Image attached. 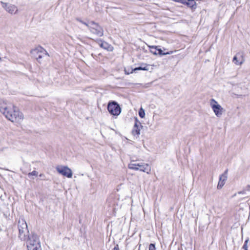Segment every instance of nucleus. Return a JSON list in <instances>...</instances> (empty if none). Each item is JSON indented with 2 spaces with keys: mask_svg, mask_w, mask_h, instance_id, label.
<instances>
[{
  "mask_svg": "<svg viewBox=\"0 0 250 250\" xmlns=\"http://www.w3.org/2000/svg\"><path fill=\"white\" fill-rule=\"evenodd\" d=\"M13 109H10L4 104L0 106V111L12 122H18L22 120L23 118L22 113L15 106H13Z\"/></svg>",
  "mask_w": 250,
  "mask_h": 250,
  "instance_id": "1",
  "label": "nucleus"
},
{
  "mask_svg": "<svg viewBox=\"0 0 250 250\" xmlns=\"http://www.w3.org/2000/svg\"><path fill=\"white\" fill-rule=\"evenodd\" d=\"M90 23L88 29L92 33L98 37L104 35V29L98 23L93 21H90Z\"/></svg>",
  "mask_w": 250,
  "mask_h": 250,
  "instance_id": "5",
  "label": "nucleus"
},
{
  "mask_svg": "<svg viewBox=\"0 0 250 250\" xmlns=\"http://www.w3.org/2000/svg\"><path fill=\"white\" fill-rule=\"evenodd\" d=\"M112 250H119V248L118 245H116Z\"/></svg>",
  "mask_w": 250,
  "mask_h": 250,
  "instance_id": "26",
  "label": "nucleus"
},
{
  "mask_svg": "<svg viewBox=\"0 0 250 250\" xmlns=\"http://www.w3.org/2000/svg\"><path fill=\"white\" fill-rule=\"evenodd\" d=\"M32 53L36 57L38 62L44 56L48 55L47 51L42 47L39 46L32 51Z\"/></svg>",
  "mask_w": 250,
  "mask_h": 250,
  "instance_id": "8",
  "label": "nucleus"
},
{
  "mask_svg": "<svg viewBox=\"0 0 250 250\" xmlns=\"http://www.w3.org/2000/svg\"><path fill=\"white\" fill-rule=\"evenodd\" d=\"M107 110L111 115L114 116L119 115L121 112V109L119 104L115 101H112L108 103Z\"/></svg>",
  "mask_w": 250,
  "mask_h": 250,
  "instance_id": "6",
  "label": "nucleus"
},
{
  "mask_svg": "<svg viewBox=\"0 0 250 250\" xmlns=\"http://www.w3.org/2000/svg\"><path fill=\"white\" fill-rule=\"evenodd\" d=\"M245 190L247 191H250V185H248L245 188Z\"/></svg>",
  "mask_w": 250,
  "mask_h": 250,
  "instance_id": "25",
  "label": "nucleus"
},
{
  "mask_svg": "<svg viewBox=\"0 0 250 250\" xmlns=\"http://www.w3.org/2000/svg\"><path fill=\"white\" fill-rule=\"evenodd\" d=\"M139 115L141 118H143L145 117V112L144 110L142 108H141L139 111Z\"/></svg>",
  "mask_w": 250,
  "mask_h": 250,
  "instance_id": "18",
  "label": "nucleus"
},
{
  "mask_svg": "<svg viewBox=\"0 0 250 250\" xmlns=\"http://www.w3.org/2000/svg\"><path fill=\"white\" fill-rule=\"evenodd\" d=\"M100 41L102 42L100 44V46L105 49L108 50L109 46V44L105 42H102V40H100Z\"/></svg>",
  "mask_w": 250,
  "mask_h": 250,
  "instance_id": "15",
  "label": "nucleus"
},
{
  "mask_svg": "<svg viewBox=\"0 0 250 250\" xmlns=\"http://www.w3.org/2000/svg\"><path fill=\"white\" fill-rule=\"evenodd\" d=\"M19 229V237L21 240H25L26 236L27 235L26 233H29L27 229V225L24 219H21L18 222Z\"/></svg>",
  "mask_w": 250,
  "mask_h": 250,
  "instance_id": "4",
  "label": "nucleus"
},
{
  "mask_svg": "<svg viewBox=\"0 0 250 250\" xmlns=\"http://www.w3.org/2000/svg\"><path fill=\"white\" fill-rule=\"evenodd\" d=\"M228 169L226 170L223 174L220 176L219 181L217 185V188L221 189L225 183L227 179Z\"/></svg>",
  "mask_w": 250,
  "mask_h": 250,
  "instance_id": "12",
  "label": "nucleus"
},
{
  "mask_svg": "<svg viewBox=\"0 0 250 250\" xmlns=\"http://www.w3.org/2000/svg\"><path fill=\"white\" fill-rule=\"evenodd\" d=\"M242 249L244 250H248V245L246 244H244L242 247Z\"/></svg>",
  "mask_w": 250,
  "mask_h": 250,
  "instance_id": "23",
  "label": "nucleus"
},
{
  "mask_svg": "<svg viewBox=\"0 0 250 250\" xmlns=\"http://www.w3.org/2000/svg\"><path fill=\"white\" fill-rule=\"evenodd\" d=\"M157 55H159L160 56L166 55L167 54H171L173 53V51L164 52L163 51L158 47L157 48Z\"/></svg>",
  "mask_w": 250,
  "mask_h": 250,
  "instance_id": "14",
  "label": "nucleus"
},
{
  "mask_svg": "<svg viewBox=\"0 0 250 250\" xmlns=\"http://www.w3.org/2000/svg\"><path fill=\"white\" fill-rule=\"evenodd\" d=\"M174 1L178 2H181L182 3L183 0H173Z\"/></svg>",
  "mask_w": 250,
  "mask_h": 250,
  "instance_id": "28",
  "label": "nucleus"
},
{
  "mask_svg": "<svg viewBox=\"0 0 250 250\" xmlns=\"http://www.w3.org/2000/svg\"><path fill=\"white\" fill-rule=\"evenodd\" d=\"M246 191L245 190V188H244L243 190L240 191H239V192H238V193L239 194H245V193H246Z\"/></svg>",
  "mask_w": 250,
  "mask_h": 250,
  "instance_id": "24",
  "label": "nucleus"
},
{
  "mask_svg": "<svg viewBox=\"0 0 250 250\" xmlns=\"http://www.w3.org/2000/svg\"><path fill=\"white\" fill-rule=\"evenodd\" d=\"M159 46H150V51L151 53L154 55H157V48H158Z\"/></svg>",
  "mask_w": 250,
  "mask_h": 250,
  "instance_id": "16",
  "label": "nucleus"
},
{
  "mask_svg": "<svg viewBox=\"0 0 250 250\" xmlns=\"http://www.w3.org/2000/svg\"><path fill=\"white\" fill-rule=\"evenodd\" d=\"M142 127L143 126L141 123L138 121L137 118H135V123L132 130V134L134 136L137 135L139 136L140 134V128Z\"/></svg>",
  "mask_w": 250,
  "mask_h": 250,
  "instance_id": "11",
  "label": "nucleus"
},
{
  "mask_svg": "<svg viewBox=\"0 0 250 250\" xmlns=\"http://www.w3.org/2000/svg\"><path fill=\"white\" fill-rule=\"evenodd\" d=\"M56 170L60 174L67 178L72 177V172L67 166H58L56 167Z\"/></svg>",
  "mask_w": 250,
  "mask_h": 250,
  "instance_id": "9",
  "label": "nucleus"
},
{
  "mask_svg": "<svg viewBox=\"0 0 250 250\" xmlns=\"http://www.w3.org/2000/svg\"><path fill=\"white\" fill-rule=\"evenodd\" d=\"M249 241V238L248 237V238L246 239V240H245V241L244 244H247V245H248Z\"/></svg>",
  "mask_w": 250,
  "mask_h": 250,
  "instance_id": "27",
  "label": "nucleus"
},
{
  "mask_svg": "<svg viewBox=\"0 0 250 250\" xmlns=\"http://www.w3.org/2000/svg\"><path fill=\"white\" fill-rule=\"evenodd\" d=\"M182 3H186L190 7H193L195 4L194 0H183Z\"/></svg>",
  "mask_w": 250,
  "mask_h": 250,
  "instance_id": "13",
  "label": "nucleus"
},
{
  "mask_svg": "<svg viewBox=\"0 0 250 250\" xmlns=\"http://www.w3.org/2000/svg\"><path fill=\"white\" fill-rule=\"evenodd\" d=\"M76 20L79 22H80L81 23L84 24L85 25H86L88 28H89V26L90 25V21L87 23L83 21L82 20H81L79 18H76Z\"/></svg>",
  "mask_w": 250,
  "mask_h": 250,
  "instance_id": "19",
  "label": "nucleus"
},
{
  "mask_svg": "<svg viewBox=\"0 0 250 250\" xmlns=\"http://www.w3.org/2000/svg\"><path fill=\"white\" fill-rule=\"evenodd\" d=\"M136 160L131 159V162L128 164V168L135 170H140L147 173L150 172L151 168L149 165L144 163H136Z\"/></svg>",
  "mask_w": 250,
  "mask_h": 250,
  "instance_id": "3",
  "label": "nucleus"
},
{
  "mask_svg": "<svg viewBox=\"0 0 250 250\" xmlns=\"http://www.w3.org/2000/svg\"><path fill=\"white\" fill-rule=\"evenodd\" d=\"M177 250H180V249H179V248H178Z\"/></svg>",
  "mask_w": 250,
  "mask_h": 250,
  "instance_id": "29",
  "label": "nucleus"
},
{
  "mask_svg": "<svg viewBox=\"0 0 250 250\" xmlns=\"http://www.w3.org/2000/svg\"><path fill=\"white\" fill-rule=\"evenodd\" d=\"M22 241L26 242L28 250H42L39 237L34 232L27 235L26 239Z\"/></svg>",
  "mask_w": 250,
  "mask_h": 250,
  "instance_id": "2",
  "label": "nucleus"
},
{
  "mask_svg": "<svg viewBox=\"0 0 250 250\" xmlns=\"http://www.w3.org/2000/svg\"><path fill=\"white\" fill-rule=\"evenodd\" d=\"M210 106L215 115L218 117H221L224 111V109L218 104L217 102L213 99H211Z\"/></svg>",
  "mask_w": 250,
  "mask_h": 250,
  "instance_id": "7",
  "label": "nucleus"
},
{
  "mask_svg": "<svg viewBox=\"0 0 250 250\" xmlns=\"http://www.w3.org/2000/svg\"><path fill=\"white\" fill-rule=\"evenodd\" d=\"M148 70V69L147 68V66H144V67H143L141 66H139V67L135 68L133 70V71L136 72L137 70Z\"/></svg>",
  "mask_w": 250,
  "mask_h": 250,
  "instance_id": "17",
  "label": "nucleus"
},
{
  "mask_svg": "<svg viewBox=\"0 0 250 250\" xmlns=\"http://www.w3.org/2000/svg\"><path fill=\"white\" fill-rule=\"evenodd\" d=\"M2 6L9 13L11 14H15L18 13V9L16 6L14 4H9L8 3L0 1Z\"/></svg>",
  "mask_w": 250,
  "mask_h": 250,
  "instance_id": "10",
  "label": "nucleus"
},
{
  "mask_svg": "<svg viewBox=\"0 0 250 250\" xmlns=\"http://www.w3.org/2000/svg\"><path fill=\"white\" fill-rule=\"evenodd\" d=\"M233 62H234V63L237 65H241L242 64L243 62H238V61H237V58L236 56H234L233 58Z\"/></svg>",
  "mask_w": 250,
  "mask_h": 250,
  "instance_id": "20",
  "label": "nucleus"
},
{
  "mask_svg": "<svg viewBox=\"0 0 250 250\" xmlns=\"http://www.w3.org/2000/svg\"><path fill=\"white\" fill-rule=\"evenodd\" d=\"M156 247L154 244L151 243L149 246V250H156Z\"/></svg>",
  "mask_w": 250,
  "mask_h": 250,
  "instance_id": "22",
  "label": "nucleus"
},
{
  "mask_svg": "<svg viewBox=\"0 0 250 250\" xmlns=\"http://www.w3.org/2000/svg\"><path fill=\"white\" fill-rule=\"evenodd\" d=\"M38 174V172L35 170H34L31 172L29 173L28 174V175L30 177L31 176H37Z\"/></svg>",
  "mask_w": 250,
  "mask_h": 250,
  "instance_id": "21",
  "label": "nucleus"
}]
</instances>
